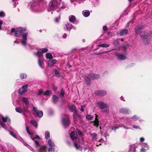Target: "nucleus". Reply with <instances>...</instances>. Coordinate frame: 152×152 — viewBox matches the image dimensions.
<instances>
[{"mask_svg": "<svg viewBox=\"0 0 152 152\" xmlns=\"http://www.w3.org/2000/svg\"><path fill=\"white\" fill-rule=\"evenodd\" d=\"M22 101L26 104L27 108L29 107V103L28 99L26 97H23L22 99Z\"/></svg>", "mask_w": 152, "mask_h": 152, "instance_id": "19", "label": "nucleus"}, {"mask_svg": "<svg viewBox=\"0 0 152 152\" xmlns=\"http://www.w3.org/2000/svg\"><path fill=\"white\" fill-rule=\"evenodd\" d=\"M61 123L64 127L66 128L68 127L71 123L69 116L66 115L65 117L62 118Z\"/></svg>", "mask_w": 152, "mask_h": 152, "instance_id": "3", "label": "nucleus"}, {"mask_svg": "<svg viewBox=\"0 0 152 152\" xmlns=\"http://www.w3.org/2000/svg\"><path fill=\"white\" fill-rule=\"evenodd\" d=\"M82 13L83 15L85 17H88L90 14V12L88 11L85 12L84 11H83L82 12Z\"/></svg>", "mask_w": 152, "mask_h": 152, "instance_id": "28", "label": "nucleus"}, {"mask_svg": "<svg viewBox=\"0 0 152 152\" xmlns=\"http://www.w3.org/2000/svg\"><path fill=\"white\" fill-rule=\"evenodd\" d=\"M91 123H94L93 126L96 127V128H98L99 125V122H91Z\"/></svg>", "mask_w": 152, "mask_h": 152, "instance_id": "39", "label": "nucleus"}, {"mask_svg": "<svg viewBox=\"0 0 152 152\" xmlns=\"http://www.w3.org/2000/svg\"><path fill=\"white\" fill-rule=\"evenodd\" d=\"M64 93L65 91L62 88L61 89V91L59 95L61 96V97H64Z\"/></svg>", "mask_w": 152, "mask_h": 152, "instance_id": "35", "label": "nucleus"}, {"mask_svg": "<svg viewBox=\"0 0 152 152\" xmlns=\"http://www.w3.org/2000/svg\"><path fill=\"white\" fill-rule=\"evenodd\" d=\"M76 18L75 16L72 15L69 19V21L70 22L74 23L76 20Z\"/></svg>", "mask_w": 152, "mask_h": 152, "instance_id": "29", "label": "nucleus"}, {"mask_svg": "<svg viewBox=\"0 0 152 152\" xmlns=\"http://www.w3.org/2000/svg\"><path fill=\"white\" fill-rule=\"evenodd\" d=\"M24 87H25V86H23L21 88L19 89L18 92L19 94L22 95L27 91V90Z\"/></svg>", "mask_w": 152, "mask_h": 152, "instance_id": "10", "label": "nucleus"}, {"mask_svg": "<svg viewBox=\"0 0 152 152\" xmlns=\"http://www.w3.org/2000/svg\"><path fill=\"white\" fill-rule=\"evenodd\" d=\"M34 142H35V144L37 147V148L40 146L39 142L35 140L34 141Z\"/></svg>", "mask_w": 152, "mask_h": 152, "instance_id": "54", "label": "nucleus"}, {"mask_svg": "<svg viewBox=\"0 0 152 152\" xmlns=\"http://www.w3.org/2000/svg\"><path fill=\"white\" fill-rule=\"evenodd\" d=\"M74 146L77 149H79L80 147V146L75 142L74 143Z\"/></svg>", "mask_w": 152, "mask_h": 152, "instance_id": "52", "label": "nucleus"}, {"mask_svg": "<svg viewBox=\"0 0 152 152\" xmlns=\"http://www.w3.org/2000/svg\"><path fill=\"white\" fill-rule=\"evenodd\" d=\"M30 123L34 126L36 128L37 127V123L35 120H32L31 121Z\"/></svg>", "mask_w": 152, "mask_h": 152, "instance_id": "23", "label": "nucleus"}, {"mask_svg": "<svg viewBox=\"0 0 152 152\" xmlns=\"http://www.w3.org/2000/svg\"><path fill=\"white\" fill-rule=\"evenodd\" d=\"M48 143L49 145L51 147H53L55 145L54 143L51 141V139L48 140Z\"/></svg>", "mask_w": 152, "mask_h": 152, "instance_id": "38", "label": "nucleus"}, {"mask_svg": "<svg viewBox=\"0 0 152 152\" xmlns=\"http://www.w3.org/2000/svg\"><path fill=\"white\" fill-rule=\"evenodd\" d=\"M129 47V45L128 44V42H126L125 43H123L122 45V48L124 52L127 50Z\"/></svg>", "mask_w": 152, "mask_h": 152, "instance_id": "9", "label": "nucleus"}, {"mask_svg": "<svg viewBox=\"0 0 152 152\" xmlns=\"http://www.w3.org/2000/svg\"><path fill=\"white\" fill-rule=\"evenodd\" d=\"M134 29L136 34H139L142 40L143 43L145 45H148L151 40L149 37H152V31L148 34L143 29V26L140 25L138 26Z\"/></svg>", "mask_w": 152, "mask_h": 152, "instance_id": "1", "label": "nucleus"}, {"mask_svg": "<svg viewBox=\"0 0 152 152\" xmlns=\"http://www.w3.org/2000/svg\"><path fill=\"white\" fill-rule=\"evenodd\" d=\"M104 31H106L107 29V27L106 26H104L103 27Z\"/></svg>", "mask_w": 152, "mask_h": 152, "instance_id": "58", "label": "nucleus"}, {"mask_svg": "<svg viewBox=\"0 0 152 152\" xmlns=\"http://www.w3.org/2000/svg\"><path fill=\"white\" fill-rule=\"evenodd\" d=\"M42 53H44L47 52L48 51V49L45 48H42L41 49Z\"/></svg>", "mask_w": 152, "mask_h": 152, "instance_id": "46", "label": "nucleus"}, {"mask_svg": "<svg viewBox=\"0 0 152 152\" xmlns=\"http://www.w3.org/2000/svg\"><path fill=\"white\" fill-rule=\"evenodd\" d=\"M38 63L39 65L41 68L43 69L44 68V67L42 66V64L44 63V61L42 59L39 58L38 59Z\"/></svg>", "mask_w": 152, "mask_h": 152, "instance_id": "18", "label": "nucleus"}, {"mask_svg": "<svg viewBox=\"0 0 152 152\" xmlns=\"http://www.w3.org/2000/svg\"><path fill=\"white\" fill-rule=\"evenodd\" d=\"M90 135L91 136L94 138H95L97 136V134L95 133H90Z\"/></svg>", "mask_w": 152, "mask_h": 152, "instance_id": "47", "label": "nucleus"}, {"mask_svg": "<svg viewBox=\"0 0 152 152\" xmlns=\"http://www.w3.org/2000/svg\"><path fill=\"white\" fill-rule=\"evenodd\" d=\"M107 52V51H104V52H102L101 53H100V52H99L98 53H94V55H100L101 54H103V53H106Z\"/></svg>", "mask_w": 152, "mask_h": 152, "instance_id": "48", "label": "nucleus"}, {"mask_svg": "<svg viewBox=\"0 0 152 152\" xmlns=\"http://www.w3.org/2000/svg\"><path fill=\"white\" fill-rule=\"evenodd\" d=\"M99 108L103 113L109 112L108 106L107 104L102 102H99L97 103Z\"/></svg>", "mask_w": 152, "mask_h": 152, "instance_id": "2", "label": "nucleus"}, {"mask_svg": "<svg viewBox=\"0 0 152 152\" xmlns=\"http://www.w3.org/2000/svg\"><path fill=\"white\" fill-rule=\"evenodd\" d=\"M52 87L53 90V91H56L57 89V87L54 84L52 85Z\"/></svg>", "mask_w": 152, "mask_h": 152, "instance_id": "49", "label": "nucleus"}, {"mask_svg": "<svg viewBox=\"0 0 152 152\" xmlns=\"http://www.w3.org/2000/svg\"><path fill=\"white\" fill-rule=\"evenodd\" d=\"M52 94V91L48 90L45 91L44 93V95L45 96H50Z\"/></svg>", "mask_w": 152, "mask_h": 152, "instance_id": "30", "label": "nucleus"}, {"mask_svg": "<svg viewBox=\"0 0 152 152\" xmlns=\"http://www.w3.org/2000/svg\"><path fill=\"white\" fill-rule=\"evenodd\" d=\"M15 110L16 112L19 113H21L23 111L22 109L20 107H16Z\"/></svg>", "mask_w": 152, "mask_h": 152, "instance_id": "34", "label": "nucleus"}, {"mask_svg": "<svg viewBox=\"0 0 152 152\" xmlns=\"http://www.w3.org/2000/svg\"><path fill=\"white\" fill-rule=\"evenodd\" d=\"M77 130L78 134L79 135L81 136H83V132H82L80 130L78 129H77Z\"/></svg>", "mask_w": 152, "mask_h": 152, "instance_id": "45", "label": "nucleus"}, {"mask_svg": "<svg viewBox=\"0 0 152 152\" xmlns=\"http://www.w3.org/2000/svg\"><path fill=\"white\" fill-rule=\"evenodd\" d=\"M58 3L56 0H52L49 3V6L52 9L57 7Z\"/></svg>", "mask_w": 152, "mask_h": 152, "instance_id": "5", "label": "nucleus"}, {"mask_svg": "<svg viewBox=\"0 0 152 152\" xmlns=\"http://www.w3.org/2000/svg\"><path fill=\"white\" fill-rule=\"evenodd\" d=\"M22 45H26V40H23L22 42Z\"/></svg>", "mask_w": 152, "mask_h": 152, "instance_id": "57", "label": "nucleus"}, {"mask_svg": "<svg viewBox=\"0 0 152 152\" xmlns=\"http://www.w3.org/2000/svg\"><path fill=\"white\" fill-rule=\"evenodd\" d=\"M66 143L69 146H70L71 145V143L69 141H66Z\"/></svg>", "mask_w": 152, "mask_h": 152, "instance_id": "63", "label": "nucleus"}, {"mask_svg": "<svg viewBox=\"0 0 152 152\" xmlns=\"http://www.w3.org/2000/svg\"><path fill=\"white\" fill-rule=\"evenodd\" d=\"M47 146L45 145H42L38 150L39 152H47Z\"/></svg>", "mask_w": 152, "mask_h": 152, "instance_id": "11", "label": "nucleus"}, {"mask_svg": "<svg viewBox=\"0 0 152 152\" xmlns=\"http://www.w3.org/2000/svg\"><path fill=\"white\" fill-rule=\"evenodd\" d=\"M53 102L54 103L56 104L58 101L59 98L56 95H53L52 97Z\"/></svg>", "mask_w": 152, "mask_h": 152, "instance_id": "16", "label": "nucleus"}, {"mask_svg": "<svg viewBox=\"0 0 152 152\" xmlns=\"http://www.w3.org/2000/svg\"><path fill=\"white\" fill-rule=\"evenodd\" d=\"M27 77L26 75L25 74L22 73L20 75V77L21 79H25Z\"/></svg>", "mask_w": 152, "mask_h": 152, "instance_id": "37", "label": "nucleus"}, {"mask_svg": "<svg viewBox=\"0 0 152 152\" xmlns=\"http://www.w3.org/2000/svg\"><path fill=\"white\" fill-rule=\"evenodd\" d=\"M46 57L47 59H51L53 58V56L51 53H48L46 54Z\"/></svg>", "mask_w": 152, "mask_h": 152, "instance_id": "25", "label": "nucleus"}, {"mask_svg": "<svg viewBox=\"0 0 152 152\" xmlns=\"http://www.w3.org/2000/svg\"><path fill=\"white\" fill-rule=\"evenodd\" d=\"M55 73L56 76L58 77H60L61 76V74L60 72L57 69H55Z\"/></svg>", "mask_w": 152, "mask_h": 152, "instance_id": "36", "label": "nucleus"}, {"mask_svg": "<svg viewBox=\"0 0 152 152\" xmlns=\"http://www.w3.org/2000/svg\"><path fill=\"white\" fill-rule=\"evenodd\" d=\"M0 125L5 129H7V126L2 121H0Z\"/></svg>", "mask_w": 152, "mask_h": 152, "instance_id": "31", "label": "nucleus"}, {"mask_svg": "<svg viewBox=\"0 0 152 152\" xmlns=\"http://www.w3.org/2000/svg\"><path fill=\"white\" fill-rule=\"evenodd\" d=\"M45 138L47 140L50 137V134L48 132H46L45 133Z\"/></svg>", "mask_w": 152, "mask_h": 152, "instance_id": "44", "label": "nucleus"}, {"mask_svg": "<svg viewBox=\"0 0 152 152\" xmlns=\"http://www.w3.org/2000/svg\"><path fill=\"white\" fill-rule=\"evenodd\" d=\"M84 79L86 80V82L87 85H89L91 84V79L88 76H85Z\"/></svg>", "mask_w": 152, "mask_h": 152, "instance_id": "14", "label": "nucleus"}, {"mask_svg": "<svg viewBox=\"0 0 152 152\" xmlns=\"http://www.w3.org/2000/svg\"><path fill=\"white\" fill-rule=\"evenodd\" d=\"M19 33H20V34L22 35V34L23 33L22 30L21 29V27H20L17 28L15 29Z\"/></svg>", "mask_w": 152, "mask_h": 152, "instance_id": "42", "label": "nucleus"}, {"mask_svg": "<svg viewBox=\"0 0 152 152\" xmlns=\"http://www.w3.org/2000/svg\"><path fill=\"white\" fill-rule=\"evenodd\" d=\"M73 113H74L73 114L74 118H75L76 117H80V116L78 114L77 110L76 111H75Z\"/></svg>", "mask_w": 152, "mask_h": 152, "instance_id": "32", "label": "nucleus"}, {"mask_svg": "<svg viewBox=\"0 0 152 152\" xmlns=\"http://www.w3.org/2000/svg\"><path fill=\"white\" fill-rule=\"evenodd\" d=\"M35 138H39V139H40V137H39L37 135L35 136V137L34 138H32V139L33 140H34V139H35Z\"/></svg>", "mask_w": 152, "mask_h": 152, "instance_id": "60", "label": "nucleus"}, {"mask_svg": "<svg viewBox=\"0 0 152 152\" xmlns=\"http://www.w3.org/2000/svg\"><path fill=\"white\" fill-rule=\"evenodd\" d=\"M72 25L70 23L66 24L64 27L65 29H66L67 31H70L72 28Z\"/></svg>", "mask_w": 152, "mask_h": 152, "instance_id": "12", "label": "nucleus"}, {"mask_svg": "<svg viewBox=\"0 0 152 152\" xmlns=\"http://www.w3.org/2000/svg\"><path fill=\"white\" fill-rule=\"evenodd\" d=\"M96 95L99 96H103L105 95L107 92L105 90L96 91L95 92Z\"/></svg>", "mask_w": 152, "mask_h": 152, "instance_id": "6", "label": "nucleus"}, {"mask_svg": "<svg viewBox=\"0 0 152 152\" xmlns=\"http://www.w3.org/2000/svg\"><path fill=\"white\" fill-rule=\"evenodd\" d=\"M43 92V91L42 90L40 89L39 90V92L37 93L38 95H40L42 94Z\"/></svg>", "mask_w": 152, "mask_h": 152, "instance_id": "53", "label": "nucleus"}, {"mask_svg": "<svg viewBox=\"0 0 152 152\" xmlns=\"http://www.w3.org/2000/svg\"><path fill=\"white\" fill-rule=\"evenodd\" d=\"M15 30L14 28H12L11 30V33H12L13 32H15Z\"/></svg>", "mask_w": 152, "mask_h": 152, "instance_id": "61", "label": "nucleus"}, {"mask_svg": "<svg viewBox=\"0 0 152 152\" xmlns=\"http://www.w3.org/2000/svg\"><path fill=\"white\" fill-rule=\"evenodd\" d=\"M141 152H146L144 148H142L141 149Z\"/></svg>", "mask_w": 152, "mask_h": 152, "instance_id": "64", "label": "nucleus"}, {"mask_svg": "<svg viewBox=\"0 0 152 152\" xmlns=\"http://www.w3.org/2000/svg\"><path fill=\"white\" fill-rule=\"evenodd\" d=\"M26 131L27 132V133L31 135V132H30V131L29 130L28 128V126H26Z\"/></svg>", "mask_w": 152, "mask_h": 152, "instance_id": "56", "label": "nucleus"}, {"mask_svg": "<svg viewBox=\"0 0 152 152\" xmlns=\"http://www.w3.org/2000/svg\"><path fill=\"white\" fill-rule=\"evenodd\" d=\"M136 148L134 145H131L129 150V152H135Z\"/></svg>", "mask_w": 152, "mask_h": 152, "instance_id": "26", "label": "nucleus"}, {"mask_svg": "<svg viewBox=\"0 0 152 152\" xmlns=\"http://www.w3.org/2000/svg\"><path fill=\"white\" fill-rule=\"evenodd\" d=\"M69 109L70 111L73 113L75 111L77 110L76 106L73 105L70 106L69 107Z\"/></svg>", "mask_w": 152, "mask_h": 152, "instance_id": "15", "label": "nucleus"}, {"mask_svg": "<svg viewBox=\"0 0 152 152\" xmlns=\"http://www.w3.org/2000/svg\"><path fill=\"white\" fill-rule=\"evenodd\" d=\"M83 107H85V105H84V106H82H82H81V109H80V110L82 112H83L84 111V109L83 108Z\"/></svg>", "mask_w": 152, "mask_h": 152, "instance_id": "59", "label": "nucleus"}, {"mask_svg": "<svg viewBox=\"0 0 152 152\" xmlns=\"http://www.w3.org/2000/svg\"><path fill=\"white\" fill-rule=\"evenodd\" d=\"M88 76L91 77L93 80L97 79L100 77V76L99 75L95 73L88 74Z\"/></svg>", "mask_w": 152, "mask_h": 152, "instance_id": "7", "label": "nucleus"}, {"mask_svg": "<svg viewBox=\"0 0 152 152\" xmlns=\"http://www.w3.org/2000/svg\"><path fill=\"white\" fill-rule=\"evenodd\" d=\"M56 62V61L55 59H53L52 60H50L48 61V64L49 66H52Z\"/></svg>", "mask_w": 152, "mask_h": 152, "instance_id": "17", "label": "nucleus"}, {"mask_svg": "<svg viewBox=\"0 0 152 152\" xmlns=\"http://www.w3.org/2000/svg\"><path fill=\"white\" fill-rule=\"evenodd\" d=\"M28 108H27V107H23V110L25 113H28L29 112V111L28 109Z\"/></svg>", "mask_w": 152, "mask_h": 152, "instance_id": "50", "label": "nucleus"}, {"mask_svg": "<svg viewBox=\"0 0 152 152\" xmlns=\"http://www.w3.org/2000/svg\"><path fill=\"white\" fill-rule=\"evenodd\" d=\"M34 54L36 56H38L39 58L43 56L42 53L40 51H38L37 53H35Z\"/></svg>", "mask_w": 152, "mask_h": 152, "instance_id": "22", "label": "nucleus"}, {"mask_svg": "<svg viewBox=\"0 0 152 152\" xmlns=\"http://www.w3.org/2000/svg\"><path fill=\"white\" fill-rule=\"evenodd\" d=\"M119 42L117 40H115L113 41V44L114 46L116 47L119 45Z\"/></svg>", "mask_w": 152, "mask_h": 152, "instance_id": "33", "label": "nucleus"}, {"mask_svg": "<svg viewBox=\"0 0 152 152\" xmlns=\"http://www.w3.org/2000/svg\"><path fill=\"white\" fill-rule=\"evenodd\" d=\"M95 120L93 121H91V122H99L98 119V116L96 114H95Z\"/></svg>", "mask_w": 152, "mask_h": 152, "instance_id": "51", "label": "nucleus"}, {"mask_svg": "<svg viewBox=\"0 0 152 152\" xmlns=\"http://www.w3.org/2000/svg\"><path fill=\"white\" fill-rule=\"evenodd\" d=\"M128 32V30L126 29H123L121 30L120 33V35L121 36H123L126 34Z\"/></svg>", "mask_w": 152, "mask_h": 152, "instance_id": "20", "label": "nucleus"}, {"mask_svg": "<svg viewBox=\"0 0 152 152\" xmlns=\"http://www.w3.org/2000/svg\"><path fill=\"white\" fill-rule=\"evenodd\" d=\"M21 29H22V32H23V31H25L26 30V28H21Z\"/></svg>", "mask_w": 152, "mask_h": 152, "instance_id": "62", "label": "nucleus"}, {"mask_svg": "<svg viewBox=\"0 0 152 152\" xmlns=\"http://www.w3.org/2000/svg\"><path fill=\"white\" fill-rule=\"evenodd\" d=\"M15 37H20V36L21 35L15 30Z\"/></svg>", "mask_w": 152, "mask_h": 152, "instance_id": "41", "label": "nucleus"}, {"mask_svg": "<svg viewBox=\"0 0 152 152\" xmlns=\"http://www.w3.org/2000/svg\"><path fill=\"white\" fill-rule=\"evenodd\" d=\"M4 15L5 14L4 12L1 11L0 12V17H3L4 16Z\"/></svg>", "mask_w": 152, "mask_h": 152, "instance_id": "55", "label": "nucleus"}, {"mask_svg": "<svg viewBox=\"0 0 152 152\" xmlns=\"http://www.w3.org/2000/svg\"><path fill=\"white\" fill-rule=\"evenodd\" d=\"M117 56L121 60H124L126 58V56L120 53H117Z\"/></svg>", "mask_w": 152, "mask_h": 152, "instance_id": "21", "label": "nucleus"}, {"mask_svg": "<svg viewBox=\"0 0 152 152\" xmlns=\"http://www.w3.org/2000/svg\"><path fill=\"white\" fill-rule=\"evenodd\" d=\"M33 110L34 112V114L38 118H40L43 116V113L42 111L37 110V109L35 107H33Z\"/></svg>", "mask_w": 152, "mask_h": 152, "instance_id": "4", "label": "nucleus"}, {"mask_svg": "<svg viewBox=\"0 0 152 152\" xmlns=\"http://www.w3.org/2000/svg\"><path fill=\"white\" fill-rule=\"evenodd\" d=\"M70 137L72 140L76 139L78 138V135L75 131H73L70 134Z\"/></svg>", "mask_w": 152, "mask_h": 152, "instance_id": "8", "label": "nucleus"}, {"mask_svg": "<svg viewBox=\"0 0 152 152\" xmlns=\"http://www.w3.org/2000/svg\"><path fill=\"white\" fill-rule=\"evenodd\" d=\"M1 120L2 121L4 122H6L7 121H9L10 119L9 118L6 116L5 117L3 116L1 117Z\"/></svg>", "mask_w": 152, "mask_h": 152, "instance_id": "27", "label": "nucleus"}, {"mask_svg": "<svg viewBox=\"0 0 152 152\" xmlns=\"http://www.w3.org/2000/svg\"><path fill=\"white\" fill-rule=\"evenodd\" d=\"M110 45L108 44L103 43L101 44L97 45L98 47H103L104 48H107L109 47Z\"/></svg>", "mask_w": 152, "mask_h": 152, "instance_id": "24", "label": "nucleus"}, {"mask_svg": "<svg viewBox=\"0 0 152 152\" xmlns=\"http://www.w3.org/2000/svg\"><path fill=\"white\" fill-rule=\"evenodd\" d=\"M28 34L27 32L23 34V37L24 40H27Z\"/></svg>", "mask_w": 152, "mask_h": 152, "instance_id": "40", "label": "nucleus"}, {"mask_svg": "<svg viewBox=\"0 0 152 152\" xmlns=\"http://www.w3.org/2000/svg\"><path fill=\"white\" fill-rule=\"evenodd\" d=\"M129 110L127 109L123 108L120 109V112L125 114H128L129 113Z\"/></svg>", "mask_w": 152, "mask_h": 152, "instance_id": "13", "label": "nucleus"}, {"mask_svg": "<svg viewBox=\"0 0 152 152\" xmlns=\"http://www.w3.org/2000/svg\"><path fill=\"white\" fill-rule=\"evenodd\" d=\"M93 117L90 115H88L86 116V119L88 120H91L93 118Z\"/></svg>", "mask_w": 152, "mask_h": 152, "instance_id": "43", "label": "nucleus"}]
</instances>
